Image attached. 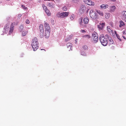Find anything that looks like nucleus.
<instances>
[{"label": "nucleus", "mask_w": 126, "mask_h": 126, "mask_svg": "<svg viewBox=\"0 0 126 126\" xmlns=\"http://www.w3.org/2000/svg\"><path fill=\"white\" fill-rule=\"evenodd\" d=\"M38 43L37 38L34 37L32 39V46L34 51L36 50L38 47Z\"/></svg>", "instance_id": "nucleus-1"}, {"label": "nucleus", "mask_w": 126, "mask_h": 126, "mask_svg": "<svg viewBox=\"0 0 126 126\" xmlns=\"http://www.w3.org/2000/svg\"><path fill=\"white\" fill-rule=\"evenodd\" d=\"M107 39V37H105L103 35L100 36L99 37L100 42L104 46H106L107 45L108 43Z\"/></svg>", "instance_id": "nucleus-2"}, {"label": "nucleus", "mask_w": 126, "mask_h": 126, "mask_svg": "<svg viewBox=\"0 0 126 126\" xmlns=\"http://www.w3.org/2000/svg\"><path fill=\"white\" fill-rule=\"evenodd\" d=\"M89 14L90 17L93 19H96L98 17V14L93 10H91Z\"/></svg>", "instance_id": "nucleus-3"}, {"label": "nucleus", "mask_w": 126, "mask_h": 126, "mask_svg": "<svg viewBox=\"0 0 126 126\" xmlns=\"http://www.w3.org/2000/svg\"><path fill=\"white\" fill-rule=\"evenodd\" d=\"M43 25L42 24H40L39 26V28L40 31V36L41 38H43L44 35V29Z\"/></svg>", "instance_id": "nucleus-4"}, {"label": "nucleus", "mask_w": 126, "mask_h": 126, "mask_svg": "<svg viewBox=\"0 0 126 126\" xmlns=\"http://www.w3.org/2000/svg\"><path fill=\"white\" fill-rule=\"evenodd\" d=\"M105 37H107L108 38V39L109 40V42H108V45H111L112 44H113V41L112 38L110 37L107 34H106L105 35Z\"/></svg>", "instance_id": "nucleus-5"}, {"label": "nucleus", "mask_w": 126, "mask_h": 126, "mask_svg": "<svg viewBox=\"0 0 126 126\" xmlns=\"http://www.w3.org/2000/svg\"><path fill=\"white\" fill-rule=\"evenodd\" d=\"M84 2L85 3L89 5L94 6V3L91 0H85Z\"/></svg>", "instance_id": "nucleus-6"}, {"label": "nucleus", "mask_w": 126, "mask_h": 126, "mask_svg": "<svg viewBox=\"0 0 126 126\" xmlns=\"http://www.w3.org/2000/svg\"><path fill=\"white\" fill-rule=\"evenodd\" d=\"M50 30L45 29V36L47 38L50 35Z\"/></svg>", "instance_id": "nucleus-7"}, {"label": "nucleus", "mask_w": 126, "mask_h": 126, "mask_svg": "<svg viewBox=\"0 0 126 126\" xmlns=\"http://www.w3.org/2000/svg\"><path fill=\"white\" fill-rule=\"evenodd\" d=\"M14 24H13V23H12L10 26V30L9 31V34H10L12 32L13 30L14 29Z\"/></svg>", "instance_id": "nucleus-8"}, {"label": "nucleus", "mask_w": 126, "mask_h": 126, "mask_svg": "<svg viewBox=\"0 0 126 126\" xmlns=\"http://www.w3.org/2000/svg\"><path fill=\"white\" fill-rule=\"evenodd\" d=\"M72 44L70 43H68L66 44L67 47L69 51L70 50H72Z\"/></svg>", "instance_id": "nucleus-9"}, {"label": "nucleus", "mask_w": 126, "mask_h": 126, "mask_svg": "<svg viewBox=\"0 0 126 126\" xmlns=\"http://www.w3.org/2000/svg\"><path fill=\"white\" fill-rule=\"evenodd\" d=\"M105 23H100L98 25V27L100 30H102L104 26L105 25Z\"/></svg>", "instance_id": "nucleus-10"}, {"label": "nucleus", "mask_w": 126, "mask_h": 126, "mask_svg": "<svg viewBox=\"0 0 126 126\" xmlns=\"http://www.w3.org/2000/svg\"><path fill=\"white\" fill-rule=\"evenodd\" d=\"M44 25L45 29L50 30L49 24L45 21L44 22Z\"/></svg>", "instance_id": "nucleus-11"}, {"label": "nucleus", "mask_w": 126, "mask_h": 126, "mask_svg": "<svg viewBox=\"0 0 126 126\" xmlns=\"http://www.w3.org/2000/svg\"><path fill=\"white\" fill-rule=\"evenodd\" d=\"M69 12H63L62 13V18H63L64 17H66L68 16L69 15Z\"/></svg>", "instance_id": "nucleus-12"}, {"label": "nucleus", "mask_w": 126, "mask_h": 126, "mask_svg": "<svg viewBox=\"0 0 126 126\" xmlns=\"http://www.w3.org/2000/svg\"><path fill=\"white\" fill-rule=\"evenodd\" d=\"M123 19L126 22V11H124L122 12Z\"/></svg>", "instance_id": "nucleus-13"}, {"label": "nucleus", "mask_w": 126, "mask_h": 126, "mask_svg": "<svg viewBox=\"0 0 126 126\" xmlns=\"http://www.w3.org/2000/svg\"><path fill=\"white\" fill-rule=\"evenodd\" d=\"M48 6L50 8H54L55 7L54 4L53 2H51L49 3L48 4Z\"/></svg>", "instance_id": "nucleus-14"}, {"label": "nucleus", "mask_w": 126, "mask_h": 126, "mask_svg": "<svg viewBox=\"0 0 126 126\" xmlns=\"http://www.w3.org/2000/svg\"><path fill=\"white\" fill-rule=\"evenodd\" d=\"M93 39V42L95 43H96L98 40V36L95 35L94 37H92Z\"/></svg>", "instance_id": "nucleus-15"}, {"label": "nucleus", "mask_w": 126, "mask_h": 126, "mask_svg": "<svg viewBox=\"0 0 126 126\" xmlns=\"http://www.w3.org/2000/svg\"><path fill=\"white\" fill-rule=\"evenodd\" d=\"M89 21V19L88 17H86L83 19V22L85 24H87L88 23Z\"/></svg>", "instance_id": "nucleus-16"}, {"label": "nucleus", "mask_w": 126, "mask_h": 126, "mask_svg": "<svg viewBox=\"0 0 126 126\" xmlns=\"http://www.w3.org/2000/svg\"><path fill=\"white\" fill-rule=\"evenodd\" d=\"M96 12L99 15L101 16H103V13L102 11L100 10H96Z\"/></svg>", "instance_id": "nucleus-17"}, {"label": "nucleus", "mask_w": 126, "mask_h": 126, "mask_svg": "<svg viewBox=\"0 0 126 126\" xmlns=\"http://www.w3.org/2000/svg\"><path fill=\"white\" fill-rule=\"evenodd\" d=\"M119 22L120 24L119 25V27H121L122 26L125 25L124 22L122 20L120 21Z\"/></svg>", "instance_id": "nucleus-18"}, {"label": "nucleus", "mask_w": 126, "mask_h": 126, "mask_svg": "<svg viewBox=\"0 0 126 126\" xmlns=\"http://www.w3.org/2000/svg\"><path fill=\"white\" fill-rule=\"evenodd\" d=\"M116 9V7L114 6H113L111 7L110 9V11L111 12H113Z\"/></svg>", "instance_id": "nucleus-19"}, {"label": "nucleus", "mask_w": 126, "mask_h": 126, "mask_svg": "<svg viewBox=\"0 0 126 126\" xmlns=\"http://www.w3.org/2000/svg\"><path fill=\"white\" fill-rule=\"evenodd\" d=\"M56 16L58 17L62 18V13L60 12L58 13L57 14Z\"/></svg>", "instance_id": "nucleus-20"}, {"label": "nucleus", "mask_w": 126, "mask_h": 126, "mask_svg": "<svg viewBox=\"0 0 126 126\" xmlns=\"http://www.w3.org/2000/svg\"><path fill=\"white\" fill-rule=\"evenodd\" d=\"M82 37L83 38H86L88 39H89L91 38V36L87 34L82 36Z\"/></svg>", "instance_id": "nucleus-21"}, {"label": "nucleus", "mask_w": 126, "mask_h": 126, "mask_svg": "<svg viewBox=\"0 0 126 126\" xmlns=\"http://www.w3.org/2000/svg\"><path fill=\"white\" fill-rule=\"evenodd\" d=\"M108 5L107 4L105 5L104 4H103L101 5L100 7L102 8L105 9L107 8L108 7Z\"/></svg>", "instance_id": "nucleus-22"}, {"label": "nucleus", "mask_w": 126, "mask_h": 126, "mask_svg": "<svg viewBox=\"0 0 126 126\" xmlns=\"http://www.w3.org/2000/svg\"><path fill=\"white\" fill-rule=\"evenodd\" d=\"M9 26V24H6L4 26V29L5 31H7Z\"/></svg>", "instance_id": "nucleus-23"}, {"label": "nucleus", "mask_w": 126, "mask_h": 126, "mask_svg": "<svg viewBox=\"0 0 126 126\" xmlns=\"http://www.w3.org/2000/svg\"><path fill=\"white\" fill-rule=\"evenodd\" d=\"M82 20L83 18L82 17L80 18L79 19V23L80 25H81L83 23Z\"/></svg>", "instance_id": "nucleus-24"}, {"label": "nucleus", "mask_w": 126, "mask_h": 126, "mask_svg": "<svg viewBox=\"0 0 126 126\" xmlns=\"http://www.w3.org/2000/svg\"><path fill=\"white\" fill-rule=\"evenodd\" d=\"M45 11L46 13L47 14V15L49 16L50 15V13L48 9H47V10H46V11Z\"/></svg>", "instance_id": "nucleus-25"}, {"label": "nucleus", "mask_w": 126, "mask_h": 126, "mask_svg": "<svg viewBox=\"0 0 126 126\" xmlns=\"http://www.w3.org/2000/svg\"><path fill=\"white\" fill-rule=\"evenodd\" d=\"M27 33H28V31H23V32H22V35L23 36H24L26 35V34Z\"/></svg>", "instance_id": "nucleus-26"}, {"label": "nucleus", "mask_w": 126, "mask_h": 126, "mask_svg": "<svg viewBox=\"0 0 126 126\" xmlns=\"http://www.w3.org/2000/svg\"><path fill=\"white\" fill-rule=\"evenodd\" d=\"M110 16V15L109 13H106L105 15V17L107 19Z\"/></svg>", "instance_id": "nucleus-27"}, {"label": "nucleus", "mask_w": 126, "mask_h": 126, "mask_svg": "<svg viewBox=\"0 0 126 126\" xmlns=\"http://www.w3.org/2000/svg\"><path fill=\"white\" fill-rule=\"evenodd\" d=\"M82 48L84 50H88V46L86 45H84L82 47Z\"/></svg>", "instance_id": "nucleus-28"}, {"label": "nucleus", "mask_w": 126, "mask_h": 126, "mask_svg": "<svg viewBox=\"0 0 126 126\" xmlns=\"http://www.w3.org/2000/svg\"><path fill=\"white\" fill-rule=\"evenodd\" d=\"M75 16L74 15H72L70 17V19L71 20H73L75 18Z\"/></svg>", "instance_id": "nucleus-29"}, {"label": "nucleus", "mask_w": 126, "mask_h": 126, "mask_svg": "<svg viewBox=\"0 0 126 126\" xmlns=\"http://www.w3.org/2000/svg\"><path fill=\"white\" fill-rule=\"evenodd\" d=\"M115 34L116 35V36L120 40V41H121L122 40L120 38V36L119 35H118L115 32Z\"/></svg>", "instance_id": "nucleus-30"}, {"label": "nucleus", "mask_w": 126, "mask_h": 126, "mask_svg": "<svg viewBox=\"0 0 126 126\" xmlns=\"http://www.w3.org/2000/svg\"><path fill=\"white\" fill-rule=\"evenodd\" d=\"M95 35L98 36V35L97 34L96 32H94L92 34V37H94L95 36Z\"/></svg>", "instance_id": "nucleus-31"}, {"label": "nucleus", "mask_w": 126, "mask_h": 126, "mask_svg": "<svg viewBox=\"0 0 126 126\" xmlns=\"http://www.w3.org/2000/svg\"><path fill=\"white\" fill-rule=\"evenodd\" d=\"M62 10H63L64 11H67V8L66 7L64 6L62 8Z\"/></svg>", "instance_id": "nucleus-32"}, {"label": "nucleus", "mask_w": 126, "mask_h": 126, "mask_svg": "<svg viewBox=\"0 0 126 126\" xmlns=\"http://www.w3.org/2000/svg\"><path fill=\"white\" fill-rule=\"evenodd\" d=\"M21 7L23 9H24L25 10H26V9H27V8L25 7L24 5H21Z\"/></svg>", "instance_id": "nucleus-33"}, {"label": "nucleus", "mask_w": 126, "mask_h": 126, "mask_svg": "<svg viewBox=\"0 0 126 126\" xmlns=\"http://www.w3.org/2000/svg\"><path fill=\"white\" fill-rule=\"evenodd\" d=\"M23 25H21L19 27V29L20 30L22 31L23 29Z\"/></svg>", "instance_id": "nucleus-34"}, {"label": "nucleus", "mask_w": 126, "mask_h": 126, "mask_svg": "<svg viewBox=\"0 0 126 126\" xmlns=\"http://www.w3.org/2000/svg\"><path fill=\"white\" fill-rule=\"evenodd\" d=\"M108 27H108V26L107 27V28L108 29V31L109 32H110L111 31H112V30L111 29H110V28H108Z\"/></svg>", "instance_id": "nucleus-35"}, {"label": "nucleus", "mask_w": 126, "mask_h": 126, "mask_svg": "<svg viewBox=\"0 0 126 126\" xmlns=\"http://www.w3.org/2000/svg\"><path fill=\"white\" fill-rule=\"evenodd\" d=\"M26 24H28L30 23V21L28 19H26Z\"/></svg>", "instance_id": "nucleus-36"}, {"label": "nucleus", "mask_w": 126, "mask_h": 126, "mask_svg": "<svg viewBox=\"0 0 126 126\" xmlns=\"http://www.w3.org/2000/svg\"><path fill=\"white\" fill-rule=\"evenodd\" d=\"M80 32L82 33H85L86 32V31L85 30H81L80 31Z\"/></svg>", "instance_id": "nucleus-37"}, {"label": "nucleus", "mask_w": 126, "mask_h": 126, "mask_svg": "<svg viewBox=\"0 0 126 126\" xmlns=\"http://www.w3.org/2000/svg\"><path fill=\"white\" fill-rule=\"evenodd\" d=\"M43 8L44 10L45 11H46V10H47V7L45 6H43Z\"/></svg>", "instance_id": "nucleus-38"}, {"label": "nucleus", "mask_w": 126, "mask_h": 126, "mask_svg": "<svg viewBox=\"0 0 126 126\" xmlns=\"http://www.w3.org/2000/svg\"><path fill=\"white\" fill-rule=\"evenodd\" d=\"M22 15L21 14H18V15L17 17L18 18H20L21 16Z\"/></svg>", "instance_id": "nucleus-39"}, {"label": "nucleus", "mask_w": 126, "mask_h": 126, "mask_svg": "<svg viewBox=\"0 0 126 126\" xmlns=\"http://www.w3.org/2000/svg\"><path fill=\"white\" fill-rule=\"evenodd\" d=\"M83 52H81V54L83 56H85L86 55V54L85 53L84 54H83Z\"/></svg>", "instance_id": "nucleus-40"}, {"label": "nucleus", "mask_w": 126, "mask_h": 126, "mask_svg": "<svg viewBox=\"0 0 126 126\" xmlns=\"http://www.w3.org/2000/svg\"><path fill=\"white\" fill-rule=\"evenodd\" d=\"M77 40H78L77 39H76L75 40V41L76 42V43H77Z\"/></svg>", "instance_id": "nucleus-41"}, {"label": "nucleus", "mask_w": 126, "mask_h": 126, "mask_svg": "<svg viewBox=\"0 0 126 126\" xmlns=\"http://www.w3.org/2000/svg\"><path fill=\"white\" fill-rule=\"evenodd\" d=\"M123 38L124 39H126V38L124 36H123Z\"/></svg>", "instance_id": "nucleus-42"}, {"label": "nucleus", "mask_w": 126, "mask_h": 126, "mask_svg": "<svg viewBox=\"0 0 126 126\" xmlns=\"http://www.w3.org/2000/svg\"><path fill=\"white\" fill-rule=\"evenodd\" d=\"M45 50L44 49H41V50Z\"/></svg>", "instance_id": "nucleus-43"}, {"label": "nucleus", "mask_w": 126, "mask_h": 126, "mask_svg": "<svg viewBox=\"0 0 126 126\" xmlns=\"http://www.w3.org/2000/svg\"><path fill=\"white\" fill-rule=\"evenodd\" d=\"M123 32V33H124L125 32Z\"/></svg>", "instance_id": "nucleus-44"}]
</instances>
